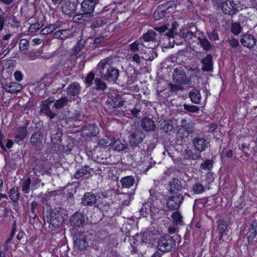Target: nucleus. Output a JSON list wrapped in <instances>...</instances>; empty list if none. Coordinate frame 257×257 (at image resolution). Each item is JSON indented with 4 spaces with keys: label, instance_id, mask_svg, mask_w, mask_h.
<instances>
[{
    "label": "nucleus",
    "instance_id": "f257e3e1",
    "mask_svg": "<svg viewBox=\"0 0 257 257\" xmlns=\"http://www.w3.org/2000/svg\"><path fill=\"white\" fill-rule=\"evenodd\" d=\"M112 63L111 59L106 58L99 62L97 67L101 74H103L104 70H106L104 76L107 81H115L119 76V71L112 66Z\"/></svg>",
    "mask_w": 257,
    "mask_h": 257
},
{
    "label": "nucleus",
    "instance_id": "f03ea898",
    "mask_svg": "<svg viewBox=\"0 0 257 257\" xmlns=\"http://www.w3.org/2000/svg\"><path fill=\"white\" fill-rule=\"evenodd\" d=\"M157 34L153 30H149L144 34L140 38L141 45L144 47L151 49L149 51L151 53H154L156 56V53L154 51V48L158 45L156 41Z\"/></svg>",
    "mask_w": 257,
    "mask_h": 257
},
{
    "label": "nucleus",
    "instance_id": "7ed1b4c3",
    "mask_svg": "<svg viewBox=\"0 0 257 257\" xmlns=\"http://www.w3.org/2000/svg\"><path fill=\"white\" fill-rule=\"evenodd\" d=\"M193 143L195 149L199 152L204 151L209 144V143L205 139L200 137L194 138ZM186 152L188 158L190 159L195 160L200 156V153H192L190 150H186Z\"/></svg>",
    "mask_w": 257,
    "mask_h": 257
},
{
    "label": "nucleus",
    "instance_id": "20e7f679",
    "mask_svg": "<svg viewBox=\"0 0 257 257\" xmlns=\"http://www.w3.org/2000/svg\"><path fill=\"white\" fill-rule=\"evenodd\" d=\"M67 218L66 211L61 208H56L50 213V223L54 226L57 227L59 223L63 222Z\"/></svg>",
    "mask_w": 257,
    "mask_h": 257
},
{
    "label": "nucleus",
    "instance_id": "39448f33",
    "mask_svg": "<svg viewBox=\"0 0 257 257\" xmlns=\"http://www.w3.org/2000/svg\"><path fill=\"white\" fill-rule=\"evenodd\" d=\"M175 246V241L168 235H165L160 238L158 244V248L163 252L171 251Z\"/></svg>",
    "mask_w": 257,
    "mask_h": 257
},
{
    "label": "nucleus",
    "instance_id": "423d86ee",
    "mask_svg": "<svg viewBox=\"0 0 257 257\" xmlns=\"http://www.w3.org/2000/svg\"><path fill=\"white\" fill-rule=\"evenodd\" d=\"M176 22H174V24L170 29V31L168 32L167 35L170 37V39H177V37H180L181 39L184 40H188L189 39H191L193 36L194 34L192 32H181L179 35L177 34H174V30L176 28Z\"/></svg>",
    "mask_w": 257,
    "mask_h": 257
},
{
    "label": "nucleus",
    "instance_id": "0eeeda50",
    "mask_svg": "<svg viewBox=\"0 0 257 257\" xmlns=\"http://www.w3.org/2000/svg\"><path fill=\"white\" fill-rule=\"evenodd\" d=\"M173 2H167L158 6L157 9L154 12L153 17L156 20H160L165 17L166 10L174 6Z\"/></svg>",
    "mask_w": 257,
    "mask_h": 257
},
{
    "label": "nucleus",
    "instance_id": "6e6552de",
    "mask_svg": "<svg viewBox=\"0 0 257 257\" xmlns=\"http://www.w3.org/2000/svg\"><path fill=\"white\" fill-rule=\"evenodd\" d=\"M221 9L224 14L232 15L236 12L237 5L233 1L228 0L222 3Z\"/></svg>",
    "mask_w": 257,
    "mask_h": 257
},
{
    "label": "nucleus",
    "instance_id": "1a4fd4ad",
    "mask_svg": "<svg viewBox=\"0 0 257 257\" xmlns=\"http://www.w3.org/2000/svg\"><path fill=\"white\" fill-rule=\"evenodd\" d=\"M183 199V197L181 194L172 196L168 199L167 205L169 208L177 209L182 204Z\"/></svg>",
    "mask_w": 257,
    "mask_h": 257
},
{
    "label": "nucleus",
    "instance_id": "9d476101",
    "mask_svg": "<svg viewBox=\"0 0 257 257\" xmlns=\"http://www.w3.org/2000/svg\"><path fill=\"white\" fill-rule=\"evenodd\" d=\"M79 32L78 28L75 29L74 32H72V30L65 29L59 30L54 33V38L55 39H64L67 37L74 36Z\"/></svg>",
    "mask_w": 257,
    "mask_h": 257
},
{
    "label": "nucleus",
    "instance_id": "9b49d317",
    "mask_svg": "<svg viewBox=\"0 0 257 257\" xmlns=\"http://www.w3.org/2000/svg\"><path fill=\"white\" fill-rule=\"evenodd\" d=\"M240 42L244 47L252 48L256 44V39L253 35L247 33L241 36Z\"/></svg>",
    "mask_w": 257,
    "mask_h": 257
},
{
    "label": "nucleus",
    "instance_id": "f8f14e48",
    "mask_svg": "<svg viewBox=\"0 0 257 257\" xmlns=\"http://www.w3.org/2000/svg\"><path fill=\"white\" fill-rule=\"evenodd\" d=\"M75 247L80 250H84L88 246L85 237L83 234H78L73 237Z\"/></svg>",
    "mask_w": 257,
    "mask_h": 257
},
{
    "label": "nucleus",
    "instance_id": "ddd939ff",
    "mask_svg": "<svg viewBox=\"0 0 257 257\" xmlns=\"http://www.w3.org/2000/svg\"><path fill=\"white\" fill-rule=\"evenodd\" d=\"M173 78L174 81L179 84L187 83L186 75L185 72L181 69L176 68L174 70Z\"/></svg>",
    "mask_w": 257,
    "mask_h": 257
},
{
    "label": "nucleus",
    "instance_id": "4468645a",
    "mask_svg": "<svg viewBox=\"0 0 257 257\" xmlns=\"http://www.w3.org/2000/svg\"><path fill=\"white\" fill-rule=\"evenodd\" d=\"M53 102V99L49 98L43 102L41 107L42 111L51 119L54 118L55 116V113L51 111L49 106Z\"/></svg>",
    "mask_w": 257,
    "mask_h": 257
},
{
    "label": "nucleus",
    "instance_id": "2eb2a0df",
    "mask_svg": "<svg viewBox=\"0 0 257 257\" xmlns=\"http://www.w3.org/2000/svg\"><path fill=\"white\" fill-rule=\"evenodd\" d=\"M144 137V134L141 131H137L133 133L130 136L131 145L134 147H136L143 141Z\"/></svg>",
    "mask_w": 257,
    "mask_h": 257
},
{
    "label": "nucleus",
    "instance_id": "dca6fc26",
    "mask_svg": "<svg viewBox=\"0 0 257 257\" xmlns=\"http://www.w3.org/2000/svg\"><path fill=\"white\" fill-rule=\"evenodd\" d=\"M181 127L179 132L182 134L183 136L185 137H187L193 131L192 122L186 119H183L182 120Z\"/></svg>",
    "mask_w": 257,
    "mask_h": 257
},
{
    "label": "nucleus",
    "instance_id": "f3484780",
    "mask_svg": "<svg viewBox=\"0 0 257 257\" xmlns=\"http://www.w3.org/2000/svg\"><path fill=\"white\" fill-rule=\"evenodd\" d=\"M4 89L10 93H15L21 91L23 86L18 82H7L4 85Z\"/></svg>",
    "mask_w": 257,
    "mask_h": 257
},
{
    "label": "nucleus",
    "instance_id": "a211bd4d",
    "mask_svg": "<svg viewBox=\"0 0 257 257\" xmlns=\"http://www.w3.org/2000/svg\"><path fill=\"white\" fill-rule=\"evenodd\" d=\"M96 3V0H84L81 4V8L84 13L92 14Z\"/></svg>",
    "mask_w": 257,
    "mask_h": 257
},
{
    "label": "nucleus",
    "instance_id": "6ab92c4d",
    "mask_svg": "<svg viewBox=\"0 0 257 257\" xmlns=\"http://www.w3.org/2000/svg\"><path fill=\"white\" fill-rule=\"evenodd\" d=\"M84 222V217L79 213L73 214L70 218L71 225L74 227H80Z\"/></svg>",
    "mask_w": 257,
    "mask_h": 257
},
{
    "label": "nucleus",
    "instance_id": "aec40b11",
    "mask_svg": "<svg viewBox=\"0 0 257 257\" xmlns=\"http://www.w3.org/2000/svg\"><path fill=\"white\" fill-rule=\"evenodd\" d=\"M42 136L39 132L33 134L31 138V143L37 149H40L42 146Z\"/></svg>",
    "mask_w": 257,
    "mask_h": 257
},
{
    "label": "nucleus",
    "instance_id": "412c9836",
    "mask_svg": "<svg viewBox=\"0 0 257 257\" xmlns=\"http://www.w3.org/2000/svg\"><path fill=\"white\" fill-rule=\"evenodd\" d=\"M173 127L172 121L169 119L161 120L159 121V127L162 131L165 133L171 131Z\"/></svg>",
    "mask_w": 257,
    "mask_h": 257
},
{
    "label": "nucleus",
    "instance_id": "4be33fe9",
    "mask_svg": "<svg viewBox=\"0 0 257 257\" xmlns=\"http://www.w3.org/2000/svg\"><path fill=\"white\" fill-rule=\"evenodd\" d=\"M76 9V6L74 3L66 2L62 6V12L65 15H71Z\"/></svg>",
    "mask_w": 257,
    "mask_h": 257
},
{
    "label": "nucleus",
    "instance_id": "5701e85b",
    "mask_svg": "<svg viewBox=\"0 0 257 257\" xmlns=\"http://www.w3.org/2000/svg\"><path fill=\"white\" fill-rule=\"evenodd\" d=\"M142 126L146 131H153L155 129L154 121L151 118H144L142 120Z\"/></svg>",
    "mask_w": 257,
    "mask_h": 257
},
{
    "label": "nucleus",
    "instance_id": "b1692460",
    "mask_svg": "<svg viewBox=\"0 0 257 257\" xmlns=\"http://www.w3.org/2000/svg\"><path fill=\"white\" fill-rule=\"evenodd\" d=\"M120 183L122 188H130L135 184V179L133 176H128L122 178Z\"/></svg>",
    "mask_w": 257,
    "mask_h": 257
},
{
    "label": "nucleus",
    "instance_id": "393cba45",
    "mask_svg": "<svg viewBox=\"0 0 257 257\" xmlns=\"http://www.w3.org/2000/svg\"><path fill=\"white\" fill-rule=\"evenodd\" d=\"M96 201L95 195L90 192L85 193L82 199V203L84 205L93 204L96 202Z\"/></svg>",
    "mask_w": 257,
    "mask_h": 257
},
{
    "label": "nucleus",
    "instance_id": "a878e982",
    "mask_svg": "<svg viewBox=\"0 0 257 257\" xmlns=\"http://www.w3.org/2000/svg\"><path fill=\"white\" fill-rule=\"evenodd\" d=\"M201 62L203 65L202 68L203 71H209L212 70V64L211 55H207L204 59L202 60Z\"/></svg>",
    "mask_w": 257,
    "mask_h": 257
},
{
    "label": "nucleus",
    "instance_id": "bb28decb",
    "mask_svg": "<svg viewBox=\"0 0 257 257\" xmlns=\"http://www.w3.org/2000/svg\"><path fill=\"white\" fill-rule=\"evenodd\" d=\"M189 97L191 101L195 104H199L201 100V94L199 90L193 89L189 92Z\"/></svg>",
    "mask_w": 257,
    "mask_h": 257
},
{
    "label": "nucleus",
    "instance_id": "cd10ccee",
    "mask_svg": "<svg viewBox=\"0 0 257 257\" xmlns=\"http://www.w3.org/2000/svg\"><path fill=\"white\" fill-rule=\"evenodd\" d=\"M108 102L110 105L114 108L120 107L122 106L123 103V101L122 100L121 98L116 95H111V97H109Z\"/></svg>",
    "mask_w": 257,
    "mask_h": 257
},
{
    "label": "nucleus",
    "instance_id": "c85d7f7f",
    "mask_svg": "<svg viewBox=\"0 0 257 257\" xmlns=\"http://www.w3.org/2000/svg\"><path fill=\"white\" fill-rule=\"evenodd\" d=\"M93 16L92 14H80L75 16L73 18V21L75 23H81L83 22L87 21L88 19L92 18Z\"/></svg>",
    "mask_w": 257,
    "mask_h": 257
},
{
    "label": "nucleus",
    "instance_id": "c756f323",
    "mask_svg": "<svg viewBox=\"0 0 257 257\" xmlns=\"http://www.w3.org/2000/svg\"><path fill=\"white\" fill-rule=\"evenodd\" d=\"M114 138L111 137L105 136L99 140L98 145L99 147L105 148L112 144Z\"/></svg>",
    "mask_w": 257,
    "mask_h": 257
},
{
    "label": "nucleus",
    "instance_id": "7c9ffc66",
    "mask_svg": "<svg viewBox=\"0 0 257 257\" xmlns=\"http://www.w3.org/2000/svg\"><path fill=\"white\" fill-rule=\"evenodd\" d=\"M80 89V86L79 83L74 82L68 87L67 93L71 96H75L79 93Z\"/></svg>",
    "mask_w": 257,
    "mask_h": 257
},
{
    "label": "nucleus",
    "instance_id": "2f4dec72",
    "mask_svg": "<svg viewBox=\"0 0 257 257\" xmlns=\"http://www.w3.org/2000/svg\"><path fill=\"white\" fill-rule=\"evenodd\" d=\"M85 45V41L83 40H80L78 42L76 46L73 48L74 53L79 56H82L83 52L82 49H83Z\"/></svg>",
    "mask_w": 257,
    "mask_h": 257
},
{
    "label": "nucleus",
    "instance_id": "473e14b6",
    "mask_svg": "<svg viewBox=\"0 0 257 257\" xmlns=\"http://www.w3.org/2000/svg\"><path fill=\"white\" fill-rule=\"evenodd\" d=\"M114 147V150L120 151H123L127 148V145L125 143L124 140L121 141L120 140H115L114 139V142L112 144Z\"/></svg>",
    "mask_w": 257,
    "mask_h": 257
},
{
    "label": "nucleus",
    "instance_id": "72a5a7b5",
    "mask_svg": "<svg viewBox=\"0 0 257 257\" xmlns=\"http://www.w3.org/2000/svg\"><path fill=\"white\" fill-rule=\"evenodd\" d=\"M59 26H58L57 24H51L49 25L46 27H45L44 29H43L41 32L40 34L43 35H47L48 34H50L53 32L54 30H55L57 28H59Z\"/></svg>",
    "mask_w": 257,
    "mask_h": 257
},
{
    "label": "nucleus",
    "instance_id": "f704fd0d",
    "mask_svg": "<svg viewBox=\"0 0 257 257\" xmlns=\"http://www.w3.org/2000/svg\"><path fill=\"white\" fill-rule=\"evenodd\" d=\"M10 197L11 199L14 202H17L19 199V194L17 187H13L10 190Z\"/></svg>",
    "mask_w": 257,
    "mask_h": 257
},
{
    "label": "nucleus",
    "instance_id": "c9c22d12",
    "mask_svg": "<svg viewBox=\"0 0 257 257\" xmlns=\"http://www.w3.org/2000/svg\"><path fill=\"white\" fill-rule=\"evenodd\" d=\"M257 235V232L255 229V227L253 224H251V227L249 228L247 234V238L248 241H252Z\"/></svg>",
    "mask_w": 257,
    "mask_h": 257
},
{
    "label": "nucleus",
    "instance_id": "e433bc0d",
    "mask_svg": "<svg viewBox=\"0 0 257 257\" xmlns=\"http://www.w3.org/2000/svg\"><path fill=\"white\" fill-rule=\"evenodd\" d=\"M106 24V21L103 19H99L95 20L91 24V27L93 30H95L96 29L100 28L104 26Z\"/></svg>",
    "mask_w": 257,
    "mask_h": 257
},
{
    "label": "nucleus",
    "instance_id": "4c0bfd02",
    "mask_svg": "<svg viewBox=\"0 0 257 257\" xmlns=\"http://www.w3.org/2000/svg\"><path fill=\"white\" fill-rule=\"evenodd\" d=\"M88 128L89 130L88 133L84 132V135L87 136L89 137L95 136L98 133V128L97 126L92 124L88 126Z\"/></svg>",
    "mask_w": 257,
    "mask_h": 257
},
{
    "label": "nucleus",
    "instance_id": "58836bf2",
    "mask_svg": "<svg viewBox=\"0 0 257 257\" xmlns=\"http://www.w3.org/2000/svg\"><path fill=\"white\" fill-rule=\"evenodd\" d=\"M199 40L201 46L205 51H208L212 48V46L207 39H199Z\"/></svg>",
    "mask_w": 257,
    "mask_h": 257
},
{
    "label": "nucleus",
    "instance_id": "ea45409f",
    "mask_svg": "<svg viewBox=\"0 0 257 257\" xmlns=\"http://www.w3.org/2000/svg\"><path fill=\"white\" fill-rule=\"evenodd\" d=\"M94 84L95 88L97 90H104L106 88V84L99 78L95 79Z\"/></svg>",
    "mask_w": 257,
    "mask_h": 257
},
{
    "label": "nucleus",
    "instance_id": "a19ab883",
    "mask_svg": "<svg viewBox=\"0 0 257 257\" xmlns=\"http://www.w3.org/2000/svg\"><path fill=\"white\" fill-rule=\"evenodd\" d=\"M217 223H218L217 229L219 230V233H220L219 236H220V237H222L223 232H224V231L227 228L226 223L224 220H220L217 222Z\"/></svg>",
    "mask_w": 257,
    "mask_h": 257
},
{
    "label": "nucleus",
    "instance_id": "79ce46f5",
    "mask_svg": "<svg viewBox=\"0 0 257 257\" xmlns=\"http://www.w3.org/2000/svg\"><path fill=\"white\" fill-rule=\"evenodd\" d=\"M151 211L152 212V214H151V216L152 217V218L154 219H158L161 217V215L163 214L164 211L163 210H160L158 209L155 208L154 207H151Z\"/></svg>",
    "mask_w": 257,
    "mask_h": 257
},
{
    "label": "nucleus",
    "instance_id": "37998d69",
    "mask_svg": "<svg viewBox=\"0 0 257 257\" xmlns=\"http://www.w3.org/2000/svg\"><path fill=\"white\" fill-rule=\"evenodd\" d=\"M27 135V131L25 127L20 128L17 134L16 139L18 141L23 140Z\"/></svg>",
    "mask_w": 257,
    "mask_h": 257
},
{
    "label": "nucleus",
    "instance_id": "c03bdc74",
    "mask_svg": "<svg viewBox=\"0 0 257 257\" xmlns=\"http://www.w3.org/2000/svg\"><path fill=\"white\" fill-rule=\"evenodd\" d=\"M31 179L27 178L24 180L22 184V191L26 193H28L30 190Z\"/></svg>",
    "mask_w": 257,
    "mask_h": 257
},
{
    "label": "nucleus",
    "instance_id": "a18cd8bd",
    "mask_svg": "<svg viewBox=\"0 0 257 257\" xmlns=\"http://www.w3.org/2000/svg\"><path fill=\"white\" fill-rule=\"evenodd\" d=\"M143 60L144 58L137 53L133 54L130 59L132 62L135 63L138 65H140L143 62Z\"/></svg>",
    "mask_w": 257,
    "mask_h": 257
},
{
    "label": "nucleus",
    "instance_id": "49530a36",
    "mask_svg": "<svg viewBox=\"0 0 257 257\" xmlns=\"http://www.w3.org/2000/svg\"><path fill=\"white\" fill-rule=\"evenodd\" d=\"M183 106L184 109L188 112L196 113L199 110V107L197 106L184 104Z\"/></svg>",
    "mask_w": 257,
    "mask_h": 257
},
{
    "label": "nucleus",
    "instance_id": "de8ad7c7",
    "mask_svg": "<svg viewBox=\"0 0 257 257\" xmlns=\"http://www.w3.org/2000/svg\"><path fill=\"white\" fill-rule=\"evenodd\" d=\"M94 74L92 72H89L85 79V83L87 87H89L92 84L94 79Z\"/></svg>",
    "mask_w": 257,
    "mask_h": 257
},
{
    "label": "nucleus",
    "instance_id": "09e8293b",
    "mask_svg": "<svg viewBox=\"0 0 257 257\" xmlns=\"http://www.w3.org/2000/svg\"><path fill=\"white\" fill-rule=\"evenodd\" d=\"M241 26L239 23H232L231 27V31L234 35H237L241 32Z\"/></svg>",
    "mask_w": 257,
    "mask_h": 257
},
{
    "label": "nucleus",
    "instance_id": "8fccbe9b",
    "mask_svg": "<svg viewBox=\"0 0 257 257\" xmlns=\"http://www.w3.org/2000/svg\"><path fill=\"white\" fill-rule=\"evenodd\" d=\"M67 102V99L66 97H63L59 100L54 103V106L56 108H60L65 106Z\"/></svg>",
    "mask_w": 257,
    "mask_h": 257
},
{
    "label": "nucleus",
    "instance_id": "3c124183",
    "mask_svg": "<svg viewBox=\"0 0 257 257\" xmlns=\"http://www.w3.org/2000/svg\"><path fill=\"white\" fill-rule=\"evenodd\" d=\"M141 45V41L139 40L136 41L130 45V49L131 51L136 53L139 49V46Z\"/></svg>",
    "mask_w": 257,
    "mask_h": 257
},
{
    "label": "nucleus",
    "instance_id": "603ef678",
    "mask_svg": "<svg viewBox=\"0 0 257 257\" xmlns=\"http://www.w3.org/2000/svg\"><path fill=\"white\" fill-rule=\"evenodd\" d=\"M172 216L173 221L176 224H179L182 222V217L179 212L176 211L174 212L173 213Z\"/></svg>",
    "mask_w": 257,
    "mask_h": 257
},
{
    "label": "nucleus",
    "instance_id": "864d4df0",
    "mask_svg": "<svg viewBox=\"0 0 257 257\" xmlns=\"http://www.w3.org/2000/svg\"><path fill=\"white\" fill-rule=\"evenodd\" d=\"M212 167V161L210 160H206L201 164V168L205 170H209Z\"/></svg>",
    "mask_w": 257,
    "mask_h": 257
},
{
    "label": "nucleus",
    "instance_id": "5fc2aeb1",
    "mask_svg": "<svg viewBox=\"0 0 257 257\" xmlns=\"http://www.w3.org/2000/svg\"><path fill=\"white\" fill-rule=\"evenodd\" d=\"M193 190L195 193L199 194L204 192V188L202 184L196 183L193 187Z\"/></svg>",
    "mask_w": 257,
    "mask_h": 257
},
{
    "label": "nucleus",
    "instance_id": "6e6d98bb",
    "mask_svg": "<svg viewBox=\"0 0 257 257\" xmlns=\"http://www.w3.org/2000/svg\"><path fill=\"white\" fill-rule=\"evenodd\" d=\"M29 45V42L27 39H22L19 43V48L22 51L26 50Z\"/></svg>",
    "mask_w": 257,
    "mask_h": 257
},
{
    "label": "nucleus",
    "instance_id": "4d7b16f0",
    "mask_svg": "<svg viewBox=\"0 0 257 257\" xmlns=\"http://www.w3.org/2000/svg\"><path fill=\"white\" fill-rule=\"evenodd\" d=\"M40 28V25L39 23H35L31 25L29 29V32L34 33L38 31Z\"/></svg>",
    "mask_w": 257,
    "mask_h": 257
},
{
    "label": "nucleus",
    "instance_id": "13d9d810",
    "mask_svg": "<svg viewBox=\"0 0 257 257\" xmlns=\"http://www.w3.org/2000/svg\"><path fill=\"white\" fill-rule=\"evenodd\" d=\"M181 188V186L180 185L179 181L178 180H175L171 184V189L173 191V189H176L177 190H180Z\"/></svg>",
    "mask_w": 257,
    "mask_h": 257
},
{
    "label": "nucleus",
    "instance_id": "bf43d9fd",
    "mask_svg": "<svg viewBox=\"0 0 257 257\" xmlns=\"http://www.w3.org/2000/svg\"><path fill=\"white\" fill-rule=\"evenodd\" d=\"M208 36L211 41H216L218 40V35L215 31H213L211 33H208Z\"/></svg>",
    "mask_w": 257,
    "mask_h": 257
},
{
    "label": "nucleus",
    "instance_id": "052dcab7",
    "mask_svg": "<svg viewBox=\"0 0 257 257\" xmlns=\"http://www.w3.org/2000/svg\"><path fill=\"white\" fill-rule=\"evenodd\" d=\"M51 133L52 139L59 140L62 136L61 132L59 130H58L56 133L54 131H53Z\"/></svg>",
    "mask_w": 257,
    "mask_h": 257
},
{
    "label": "nucleus",
    "instance_id": "680f3d73",
    "mask_svg": "<svg viewBox=\"0 0 257 257\" xmlns=\"http://www.w3.org/2000/svg\"><path fill=\"white\" fill-rule=\"evenodd\" d=\"M228 42L232 48H236L239 45L238 40L234 38L229 39Z\"/></svg>",
    "mask_w": 257,
    "mask_h": 257
},
{
    "label": "nucleus",
    "instance_id": "e2e57ef3",
    "mask_svg": "<svg viewBox=\"0 0 257 257\" xmlns=\"http://www.w3.org/2000/svg\"><path fill=\"white\" fill-rule=\"evenodd\" d=\"M14 77L15 79L18 81H20L22 80L23 75L20 71H17L14 73Z\"/></svg>",
    "mask_w": 257,
    "mask_h": 257
},
{
    "label": "nucleus",
    "instance_id": "0e129e2a",
    "mask_svg": "<svg viewBox=\"0 0 257 257\" xmlns=\"http://www.w3.org/2000/svg\"><path fill=\"white\" fill-rule=\"evenodd\" d=\"M168 28H169V27H168V25H164V26H161L160 27H156V28H155V30L160 33H163Z\"/></svg>",
    "mask_w": 257,
    "mask_h": 257
},
{
    "label": "nucleus",
    "instance_id": "69168bd1",
    "mask_svg": "<svg viewBox=\"0 0 257 257\" xmlns=\"http://www.w3.org/2000/svg\"><path fill=\"white\" fill-rule=\"evenodd\" d=\"M217 128V125L215 123H211L208 125V131L212 132Z\"/></svg>",
    "mask_w": 257,
    "mask_h": 257
},
{
    "label": "nucleus",
    "instance_id": "338daca9",
    "mask_svg": "<svg viewBox=\"0 0 257 257\" xmlns=\"http://www.w3.org/2000/svg\"><path fill=\"white\" fill-rule=\"evenodd\" d=\"M84 176V173L80 171H77L74 175V177L76 179H79Z\"/></svg>",
    "mask_w": 257,
    "mask_h": 257
},
{
    "label": "nucleus",
    "instance_id": "774afa93",
    "mask_svg": "<svg viewBox=\"0 0 257 257\" xmlns=\"http://www.w3.org/2000/svg\"><path fill=\"white\" fill-rule=\"evenodd\" d=\"M104 40V38L103 37H97L94 40V43L99 44L103 41Z\"/></svg>",
    "mask_w": 257,
    "mask_h": 257
}]
</instances>
